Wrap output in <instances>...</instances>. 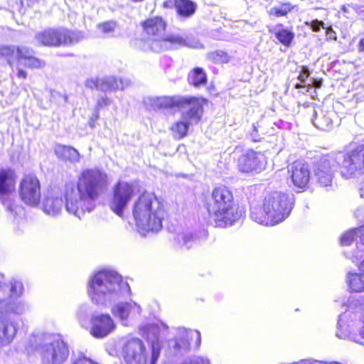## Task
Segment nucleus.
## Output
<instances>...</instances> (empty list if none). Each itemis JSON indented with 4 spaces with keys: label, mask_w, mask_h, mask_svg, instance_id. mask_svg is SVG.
Instances as JSON below:
<instances>
[{
    "label": "nucleus",
    "mask_w": 364,
    "mask_h": 364,
    "mask_svg": "<svg viewBox=\"0 0 364 364\" xmlns=\"http://www.w3.org/2000/svg\"><path fill=\"white\" fill-rule=\"evenodd\" d=\"M336 163L340 176L344 179H351L364 175V143L344 151L322 154L315 157L313 174L316 185L326 191L333 186L334 173L333 165Z\"/></svg>",
    "instance_id": "nucleus-1"
},
{
    "label": "nucleus",
    "mask_w": 364,
    "mask_h": 364,
    "mask_svg": "<svg viewBox=\"0 0 364 364\" xmlns=\"http://www.w3.org/2000/svg\"><path fill=\"white\" fill-rule=\"evenodd\" d=\"M24 291L22 282L12 278L0 285V348L9 345L16 335L18 324L9 316L21 315L28 310L21 299Z\"/></svg>",
    "instance_id": "nucleus-2"
},
{
    "label": "nucleus",
    "mask_w": 364,
    "mask_h": 364,
    "mask_svg": "<svg viewBox=\"0 0 364 364\" xmlns=\"http://www.w3.org/2000/svg\"><path fill=\"white\" fill-rule=\"evenodd\" d=\"M207 102V99L196 96L162 95L152 99L151 106L157 109L178 110L190 107L188 111L182 114L186 121L178 120L170 127L173 137L180 140L188 135L190 121L200 120L203 112V105Z\"/></svg>",
    "instance_id": "nucleus-3"
},
{
    "label": "nucleus",
    "mask_w": 364,
    "mask_h": 364,
    "mask_svg": "<svg viewBox=\"0 0 364 364\" xmlns=\"http://www.w3.org/2000/svg\"><path fill=\"white\" fill-rule=\"evenodd\" d=\"M204 207L218 228L232 226L245 215V210L236 201L232 189L225 184L213 188L210 200L204 203Z\"/></svg>",
    "instance_id": "nucleus-4"
},
{
    "label": "nucleus",
    "mask_w": 364,
    "mask_h": 364,
    "mask_svg": "<svg viewBox=\"0 0 364 364\" xmlns=\"http://www.w3.org/2000/svg\"><path fill=\"white\" fill-rule=\"evenodd\" d=\"M164 207L157 197L150 193H143L135 200L132 214L136 225L142 231L158 232L162 228Z\"/></svg>",
    "instance_id": "nucleus-5"
},
{
    "label": "nucleus",
    "mask_w": 364,
    "mask_h": 364,
    "mask_svg": "<svg viewBox=\"0 0 364 364\" xmlns=\"http://www.w3.org/2000/svg\"><path fill=\"white\" fill-rule=\"evenodd\" d=\"M29 343L38 353L41 364H64L69 358V346L61 334L48 332L33 334Z\"/></svg>",
    "instance_id": "nucleus-6"
},
{
    "label": "nucleus",
    "mask_w": 364,
    "mask_h": 364,
    "mask_svg": "<svg viewBox=\"0 0 364 364\" xmlns=\"http://www.w3.org/2000/svg\"><path fill=\"white\" fill-rule=\"evenodd\" d=\"M294 206V200L289 194L272 191L267 194L262 207L251 213L252 218L259 224L273 226L289 217Z\"/></svg>",
    "instance_id": "nucleus-7"
},
{
    "label": "nucleus",
    "mask_w": 364,
    "mask_h": 364,
    "mask_svg": "<svg viewBox=\"0 0 364 364\" xmlns=\"http://www.w3.org/2000/svg\"><path fill=\"white\" fill-rule=\"evenodd\" d=\"M142 32L150 39L149 48L154 53L173 50L186 44L185 39L180 35L168 34L166 32L168 23L161 16H149L140 22Z\"/></svg>",
    "instance_id": "nucleus-8"
},
{
    "label": "nucleus",
    "mask_w": 364,
    "mask_h": 364,
    "mask_svg": "<svg viewBox=\"0 0 364 364\" xmlns=\"http://www.w3.org/2000/svg\"><path fill=\"white\" fill-rule=\"evenodd\" d=\"M65 209L79 219L91 211V170L82 171L77 184L68 183L65 187Z\"/></svg>",
    "instance_id": "nucleus-9"
},
{
    "label": "nucleus",
    "mask_w": 364,
    "mask_h": 364,
    "mask_svg": "<svg viewBox=\"0 0 364 364\" xmlns=\"http://www.w3.org/2000/svg\"><path fill=\"white\" fill-rule=\"evenodd\" d=\"M38 43L46 46L70 45L80 41L83 34L80 31H72L65 28H48L36 34Z\"/></svg>",
    "instance_id": "nucleus-10"
},
{
    "label": "nucleus",
    "mask_w": 364,
    "mask_h": 364,
    "mask_svg": "<svg viewBox=\"0 0 364 364\" xmlns=\"http://www.w3.org/2000/svg\"><path fill=\"white\" fill-rule=\"evenodd\" d=\"M135 195V187L132 183L117 181L113 188L109 202L110 209L118 216L123 217L124 211Z\"/></svg>",
    "instance_id": "nucleus-11"
},
{
    "label": "nucleus",
    "mask_w": 364,
    "mask_h": 364,
    "mask_svg": "<svg viewBox=\"0 0 364 364\" xmlns=\"http://www.w3.org/2000/svg\"><path fill=\"white\" fill-rule=\"evenodd\" d=\"M39 179L33 173L25 175L19 184V196L22 201L30 206H37L41 198Z\"/></svg>",
    "instance_id": "nucleus-12"
},
{
    "label": "nucleus",
    "mask_w": 364,
    "mask_h": 364,
    "mask_svg": "<svg viewBox=\"0 0 364 364\" xmlns=\"http://www.w3.org/2000/svg\"><path fill=\"white\" fill-rule=\"evenodd\" d=\"M288 178L293 186L300 192L306 191L310 185L311 172L309 164L301 160H295L287 166Z\"/></svg>",
    "instance_id": "nucleus-13"
},
{
    "label": "nucleus",
    "mask_w": 364,
    "mask_h": 364,
    "mask_svg": "<svg viewBox=\"0 0 364 364\" xmlns=\"http://www.w3.org/2000/svg\"><path fill=\"white\" fill-rule=\"evenodd\" d=\"M122 356L126 364H146L147 351L144 342L139 338H128L122 346Z\"/></svg>",
    "instance_id": "nucleus-14"
},
{
    "label": "nucleus",
    "mask_w": 364,
    "mask_h": 364,
    "mask_svg": "<svg viewBox=\"0 0 364 364\" xmlns=\"http://www.w3.org/2000/svg\"><path fill=\"white\" fill-rule=\"evenodd\" d=\"M265 164V157L262 152L247 149L237 159L236 168L241 173H259Z\"/></svg>",
    "instance_id": "nucleus-15"
},
{
    "label": "nucleus",
    "mask_w": 364,
    "mask_h": 364,
    "mask_svg": "<svg viewBox=\"0 0 364 364\" xmlns=\"http://www.w3.org/2000/svg\"><path fill=\"white\" fill-rule=\"evenodd\" d=\"M120 276L112 271L97 272L92 277V291L95 294H106L112 289L114 284L120 281Z\"/></svg>",
    "instance_id": "nucleus-16"
},
{
    "label": "nucleus",
    "mask_w": 364,
    "mask_h": 364,
    "mask_svg": "<svg viewBox=\"0 0 364 364\" xmlns=\"http://www.w3.org/2000/svg\"><path fill=\"white\" fill-rule=\"evenodd\" d=\"M115 328L113 320L108 314L96 316L92 321V335L97 338H103Z\"/></svg>",
    "instance_id": "nucleus-17"
},
{
    "label": "nucleus",
    "mask_w": 364,
    "mask_h": 364,
    "mask_svg": "<svg viewBox=\"0 0 364 364\" xmlns=\"http://www.w3.org/2000/svg\"><path fill=\"white\" fill-rule=\"evenodd\" d=\"M16 173L11 168L0 170V200L11 193L15 188Z\"/></svg>",
    "instance_id": "nucleus-18"
},
{
    "label": "nucleus",
    "mask_w": 364,
    "mask_h": 364,
    "mask_svg": "<svg viewBox=\"0 0 364 364\" xmlns=\"http://www.w3.org/2000/svg\"><path fill=\"white\" fill-rule=\"evenodd\" d=\"M108 184L107 176L104 171L98 169L92 171V200L104 193Z\"/></svg>",
    "instance_id": "nucleus-19"
},
{
    "label": "nucleus",
    "mask_w": 364,
    "mask_h": 364,
    "mask_svg": "<svg viewBox=\"0 0 364 364\" xmlns=\"http://www.w3.org/2000/svg\"><path fill=\"white\" fill-rule=\"evenodd\" d=\"M54 151L58 159L70 164L78 162L80 158L79 152L70 146L56 144Z\"/></svg>",
    "instance_id": "nucleus-20"
},
{
    "label": "nucleus",
    "mask_w": 364,
    "mask_h": 364,
    "mask_svg": "<svg viewBox=\"0 0 364 364\" xmlns=\"http://www.w3.org/2000/svg\"><path fill=\"white\" fill-rule=\"evenodd\" d=\"M63 206V200L61 197L54 195H48L43 202V212L51 216H56L60 213Z\"/></svg>",
    "instance_id": "nucleus-21"
},
{
    "label": "nucleus",
    "mask_w": 364,
    "mask_h": 364,
    "mask_svg": "<svg viewBox=\"0 0 364 364\" xmlns=\"http://www.w3.org/2000/svg\"><path fill=\"white\" fill-rule=\"evenodd\" d=\"M20 53V58H18V62H17L18 65H23L29 68H39L42 67V62L33 56L34 53L32 49L23 47Z\"/></svg>",
    "instance_id": "nucleus-22"
},
{
    "label": "nucleus",
    "mask_w": 364,
    "mask_h": 364,
    "mask_svg": "<svg viewBox=\"0 0 364 364\" xmlns=\"http://www.w3.org/2000/svg\"><path fill=\"white\" fill-rule=\"evenodd\" d=\"M187 81L189 85L199 87L207 84L208 76L202 68L195 67L188 73Z\"/></svg>",
    "instance_id": "nucleus-23"
},
{
    "label": "nucleus",
    "mask_w": 364,
    "mask_h": 364,
    "mask_svg": "<svg viewBox=\"0 0 364 364\" xmlns=\"http://www.w3.org/2000/svg\"><path fill=\"white\" fill-rule=\"evenodd\" d=\"M24 46H15L13 45H0V58L6 59L8 63L12 66L14 62H18L20 53Z\"/></svg>",
    "instance_id": "nucleus-24"
},
{
    "label": "nucleus",
    "mask_w": 364,
    "mask_h": 364,
    "mask_svg": "<svg viewBox=\"0 0 364 364\" xmlns=\"http://www.w3.org/2000/svg\"><path fill=\"white\" fill-rule=\"evenodd\" d=\"M346 283L350 293L364 292V277L360 272H348L346 274Z\"/></svg>",
    "instance_id": "nucleus-25"
},
{
    "label": "nucleus",
    "mask_w": 364,
    "mask_h": 364,
    "mask_svg": "<svg viewBox=\"0 0 364 364\" xmlns=\"http://www.w3.org/2000/svg\"><path fill=\"white\" fill-rule=\"evenodd\" d=\"M276 26L278 29L274 32V34L279 43L286 48L290 47L294 39V32L284 28L282 23H278Z\"/></svg>",
    "instance_id": "nucleus-26"
},
{
    "label": "nucleus",
    "mask_w": 364,
    "mask_h": 364,
    "mask_svg": "<svg viewBox=\"0 0 364 364\" xmlns=\"http://www.w3.org/2000/svg\"><path fill=\"white\" fill-rule=\"evenodd\" d=\"M196 10V4L191 0H176V14L184 18L193 16Z\"/></svg>",
    "instance_id": "nucleus-27"
},
{
    "label": "nucleus",
    "mask_w": 364,
    "mask_h": 364,
    "mask_svg": "<svg viewBox=\"0 0 364 364\" xmlns=\"http://www.w3.org/2000/svg\"><path fill=\"white\" fill-rule=\"evenodd\" d=\"M77 316L80 326L88 330L91 333V318L90 316V306L88 304H83L78 308Z\"/></svg>",
    "instance_id": "nucleus-28"
},
{
    "label": "nucleus",
    "mask_w": 364,
    "mask_h": 364,
    "mask_svg": "<svg viewBox=\"0 0 364 364\" xmlns=\"http://www.w3.org/2000/svg\"><path fill=\"white\" fill-rule=\"evenodd\" d=\"M314 124L318 129L326 131L332 127L333 120L328 112H321L319 113H315Z\"/></svg>",
    "instance_id": "nucleus-29"
},
{
    "label": "nucleus",
    "mask_w": 364,
    "mask_h": 364,
    "mask_svg": "<svg viewBox=\"0 0 364 364\" xmlns=\"http://www.w3.org/2000/svg\"><path fill=\"white\" fill-rule=\"evenodd\" d=\"M294 9L290 2H282L279 6L272 7L269 11L268 14L271 17L280 18L287 16Z\"/></svg>",
    "instance_id": "nucleus-30"
},
{
    "label": "nucleus",
    "mask_w": 364,
    "mask_h": 364,
    "mask_svg": "<svg viewBox=\"0 0 364 364\" xmlns=\"http://www.w3.org/2000/svg\"><path fill=\"white\" fill-rule=\"evenodd\" d=\"M132 306L128 303H119L112 309L114 316L119 317L121 320H127L129 316Z\"/></svg>",
    "instance_id": "nucleus-31"
},
{
    "label": "nucleus",
    "mask_w": 364,
    "mask_h": 364,
    "mask_svg": "<svg viewBox=\"0 0 364 364\" xmlns=\"http://www.w3.org/2000/svg\"><path fill=\"white\" fill-rule=\"evenodd\" d=\"M191 347V339L188 333H183L174 338L173 348L175 350H186Z\"/></svg>",
    "instance_id": "nucleus-32"
},
{
    "label": "nucleus",
    "mask_w": 364,
    "mask_h": 364,
    "mask_svg": "<svg viewBox=\"0 0 364 364\" xmlns=\"http://www.w3.org/2000/svg\"><path fill=\"white\" fill-rule=\"evenodd\" d=\"M359 227L352 229L344 234L341 237L342 245H350L354 240H358L360 243Z\"/></svg>",
    "instance_id": "nucleus-33"
},
{
    "label": "nucleus",
    "mask_w": 364,
    "mask_h": 364,
    "mask_svg": "<svg viewBox=\"0 0 364 364\" xmlns=\"http://www.w3.org/2000/svg\"><path fill=\"white\" fill-rule=\"evenodd\" d=\"M208 59L215 64L227 63L230 60V56L225 51L215 50L208 54Z\"/></svg>",
    "instance_id": "nucleus-34"
},
{
    "label": "nucleus",
    "mask_w": 364,
    "mask_h": 364,
    "mask_svg": "<svg viewBox=\"0 0 364 364\" xmlns=\"http://www.w3.org/2000/svg\"><path fill=\"white\" fill-rule=\"evenodd\" d=\"M70 364H91V358L80 352L72 356Z\"/></svg>",
    "instance_id": "nucleus-35"
},
{
    "label": "nucleus",
    "mask_w": 364,
    "mask_h": 364,
    "mask_svg": "<svg viewBox=\"0 0 364 364\" xmlns=\"http://www.w3.org/2000/svg\"><path fill=\"white\" fill-rule=\"evenodd\" d=\"M117 23L114 21H107L98 25L99 29L103 33H110L114 31Z\"/></svg>",
    "instance_id": "nucleus-36"
},
{
    "label": "nucleus",
    "mask_w": 364,
    "mask_h": 364,
    "mask_svg": "<svg viewBox=\"0 0 364 364\" xmlns=\"http://www.w3.org/2000/svg\"><path fill=\"white\" fill-rule=\"evenodd\" d=\"M305 24L310 27L314 32H318L321 28H325V23L322 21H319L318 19L306 21Z\"/></svg>",
    "instance_id": "nucleus-37"
},
{
    "label": "nucleus",
    "mask_w": 364,
    "mask_h": 364,
    "mask_svg": "<svg viewBox=\"0 0 364 364\" xmlns=\"http://www.w3.org/2000/svg\"><path fill=\"white\" fill-rule=\"evenodd\" d=\"M310 76V71L309 68L306 65L301 66L299 70V75L297 77V79L301 82H304L306 79Z\"/></svg>",
    "instance_id": "nucleus-38"
},
{
    "label": "nucleus",
    "mask_w": 364,
    "mask_h": 364,
    "mask_svg": "<svg viewBox=\"0 0 364 364\" xmlns=\"http://www.w3.org/2000/svg\"><path fill=\"white\" fill-rule=\"evenodd\" d=\"M362 326L359 330V333L354 336V341L357 343L364 345V314L361 318Z\"/></svg>",
    "instance_id": "nucleus-39"
},
{
    "label": "nucleus",
    "mask_w": 364,
    "mask_h": 364,
    "mask_svg": "<svg viewBox=\"0 0 364 364\" xmlns=\"http://www.w3.org/2000/svg\"><path fill=\"white\" fill-rule=\"evenodd\" d=\"M161 348L159 346H153L151 348V356L150 364H156L157 360L159 358Z\"/></svg>",
    "instance_id": "nucleus-40"
},
{
    "label": "nucleus",
    "mask_w": 364,
    "mask_h": 364,
    "mask_svg": "<svg viewBox=\"0 0 364 364\" xmlns=\"http://www.w3.org/2000/svg\"><path fill=\"white\" fill-rule=\"evenodd\" d=\"M195 241V237L192 234L184 235L182 237L183 245L189 249L191 247L192 243Z\"/></svg>",
    "instance_id": "nucleus-41"
},
{
    "label": "nucleus",
    "mask_w": 364,
    "mask_h": 364,
    "mask_svg": "<svg viewBox=\"0 0 364 364\" xmlns=\"http://www.w3.org/2000/svg\"><path fill=\"white\" fill-rule=\"evenodd\" d=\"M173 6L176 8V0H166L162 4L163 8L165 9L171 8Z\"/></svg>",
    "instance_id": "nucleus-42"
},
{
    "label": "nucleus",
    "mask_w": 364,
    "mask_h": 364,
    "mask_svg": "<svg viewBox=\"0 0 364 364\" xmlns=\"http://www.w3.org/2000/svg\"><path fill=\"white\" fill-rule=\"evenodd\" d=\"M109 104V100L107 98H103L100 101L97 102V109H100L104 106H107Z\"/></svg>",
    "instance_id": "nucleus-43"
},
{
    "label": "nucleus",
    "mask_w": 364,
    "mask_h": 364,
    "mask_svg": "<svg viewBox=\"0 0 364 364\" xmlns=\"http://www.w3.org/2000/svg\"><path fill=\"white\" fill-rule=\"evenodd\" d=\"M360 244L364 246V225L359 227Z\"/></svg>",
    "instance_id": "nucleus-44"
},
{
    "label": "nucleus",
    "mask_w": 364,
    "mask_h": 364,
    "mask_svg": "<svg viewBox=\"0 0 364 364\" xmlns=\"http://www.w3.org/2000/svg\"><path fill=\"white\" fill-rule=\"evenodd\" d=\"M357 268L358 272H360V274H363V277H364V259L361 260L360 262H358L357 264Z\"/></svg>",
    "instance_id": "nucleus-45"
},
{
    "label": "nucleus",
    "mask_w": 364,
    "mask_h": 364,
    "mask_svg": "<svg viewBox=\"0 0 364 364\" xmlns=\"http://www.w3.org/2000/svg\"><path fill=\"white\" fill-rule=\"evenodd\" d=\"M358 50L359 53H364V37L360 38L358 43Z\"/></svg>",
    "instance_id": "nucleus-46"
},
{
    "label": "nucleus",
    "mask_w": 364,
    "mask_h": 364,
    "mask_svg": "<svg viewBox=\"0 0 364 364\" xmlns=\"http://www.w3.org/2000/svg\"><path fill=\"white\" fill-rule=\"evenodd\" d=\"M4 205L6 206L11 213L16 212V208H19L18 207L13 208L12 205L10 204V202H3Z\"/></svg>",
    "instance_id": "nucleus-47"
},
{
    "label": "nucleus",
    "mask_w": 364,
    "mask_h": 364,
    "mask_svg": "<svg viewBox=\"0 0 364 364\" xmlns=\"http://www.w3.org/2000/svg\"><path fill=\"white\" fill-rule=\"evenodd\" d=\"M17 76L19 78L25 79L27 77V73L23 70L18 68V73H17Z\"/></svg>",
    "instance_id": "nucleus-48"
},
{
    "label": "nucleus",
    "mask_w": 364,
    "mask_h": 364,
    "mask_svg": "<svg viewBox=\"0 0 364 364\" xmlns=\"http://www.w3.org/2000/svg\"><path fill=\"white\" fill-rule=\"evenodd\" d=\"M359 194L361 198H364V182L361 184L359 188Z\"/></svg>",
    "instance_id": "nucleus-49"
},
{
    "label": "nucleus",
    "mask_w": 364,
    "mask_h": 364,
    "mask_svg": "<svg viewBox=\"0 0 364 364\" xmlns=\"http://www.w3.org/2000/svg\"><path fill=\"white\" fill-rule=\"evenodd\" d=\"M91 294V277L87 280V294L90 296Z\"/></svg>",
    "instance_id": "nucleus-50"
},
{
    "label": "nucleus",
    "mask_w": 364,
    "mask_h": 364,
    "mask_svg": "<svg viewBox=\"0 0 364 364\" xmlns=\"http://www.w3.org/2000/svg\"><path fill=\"white\" fill-rule=\"evenodd\" d=\"M313 84L315 87H320L321 86L322 82L321 80H314L313 82Z\"/></svg>",
    "instance_id": "nucleus-51"
},
{
    "label": "nucleus",
    "mask_w": 364,
    "mask_h": 364,
    "mask_svg": "<svg viewBox=\"0 0 364 364\" xmlns=\"http://www.w3.org/2000/svg\"><path fill=\"white\" fill-rule=\"evenodd\" d=\"M40 0H28V6H31L33 4L38 2Z\"/></svg>",
    "instance_id": "nucleus-52"
},
{
    "label": "nucleus",
    "mask_w": 364,
    "mask_h": 364,
    "mask_svg": "<svg viewBox=\"0 0 364 364\" xmlns=\"http://www.w3.org/2000/svg\"><path fill=\"white\" fill-rule=\"evenodd\" d=\"M304 82H300L299 83H296V85H295V87L299 89V88H301L304 87Z\"/></svg>",
    "instance_id": "nucleus-53"
},
{
    "label": "nucleus",
    "mask_w": 364,
    "mask_h": 364,
    "mask_svg": "<svg viewBox=\"0 0 364 364\" xmlns=\"http://www.w3.org/2000/svg\"><path fill=\"white\" fill-rule=\"evenodd\" d=\"M8 282H4V283H7ZM4 284V282H2L1 280H0V285H2Z\"/></svg>",
    "instance_id": "nucleus-54"
},
{
    "label": "nucleus",
    "mask_w": 364,
    "mask_h": 364,
    "mask_svg": "<svg viewBox=\"0 0 364 364\" xmlns=\"http://www.w3.org/2000/svg\"><path fill=\"white\" fill-rule=\"evenodd\" d=\"M0 277L3 278L4 277L3 274H0Z\"/></svg>",
    "instance_id": "nucleus-55"
},
{
    "label": "nucleus",
    "mask_w": 364,
    "mask_h": 364,
    "mask_svg": "<svg viewBox=\"0 0 364 364\" xmlns=\"http://www.w3.org/2000/svg\"><path fill=\"white\" fill-rule=\"evenodd\" d=\"M95 86H97V82H95Z\"/></svg>",
    "instance_id": "nucleus-56"
},
{
    "label": "nucleus",
    "mask_w": 364,
    "mask_h": 364,
    "mask_svg": "<svg viewBox=\"0 0 364 364\" xmlns=\"http://www.w3.org/2000/svg\"><path fill=\"white\" fill-rule=\"evenodd\" d=\"M190 364H198V363H190Z\"/></svg>",
    "instance_id": "nucleus-57"
}]
</instances>
